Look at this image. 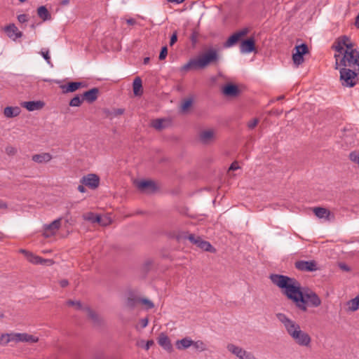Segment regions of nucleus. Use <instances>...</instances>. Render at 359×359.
Returning <instances> with one entry per match:
<instances>
[{
    "instance_id": "obj_1",
    "label": "nucleus",
    "mask_w": 359,
    "mask_h": 359,
    "mask_svg": "<svg viewBox=\"0 0 359 359\" xmlns=\"http://www.w3.org/2000/svg\"><path fill=\"white\" fill-rule=\"evenodd\" d=\"M271 282L281 289L283 294L292 300L297 306L298 302H302L303 289L300 283L295 278L280 274H271Z\"/></svg>"
},
{
    "instance_id": "obj_2",
    "label": "nucleus",
    "mask_w": 359,
    "mask_h": 359,
    "mask_svg": "<svg viewBox=\"0 0 359 359\" xmlns=\"http://www.w3.org/2000/svg\"><path fill=\"white\" fill-rule=\"evenodd\" d=\"M276 316L283 325L287 334L300 346L309 347L311 344L310 335L303 331L300 325L283 313H278Z\"/></svg>"
},
{
    "instance_id": "obj_3",
    "label": "nucleus",
    "mask_w": 359,
    "mask_h": 359,
    "mask_svg": "<svg viewBox=\"0 0 359 359\" xmlns=\"http://www.w3.org/2000/svg\"><path fill=\"white\" fill-rule=\"evenodd\" d=\"M218 59L217 50L215 48H210L198 57L191 59L187 63L182 66L181 70L187 72L190 69H203L210 63L217 61Z\"/></svg>"
},
{
    "instance_id": "obj_4",
    "label": "nucleus",
    "mask_w": 359,
    "mask_h": 359,
    "mask_svg": "<svg viewBox=\"0 0 359 359\" xmlns=\"http://www.w3.org/2000/svg\"><path fill=\"white\" fill-rule=\"evenodd\" d=\"M335 68L345 67L359 70V52L353 48L343 53L334 54Z\"/></svg>"
},
{
    "instance_id": "obj_5",
    "label": "nucleus",
    "mask_w": 359,
    "mask_h": 359,
    "mask_svg": "<svg viewBox=\"0 0 359 359\" xmlns=\"http://www.w3.org/2000/svg\"><path fill=\"white\" fill-rule=\"evenodd\" d=\"M302 302H298L297 307L302 311H307L308 306L317 308L322 304L320 297L310 289H303Z\"/></svg>"
},
{
    "instance_id": "obj_6",
    "label": "nucleus",
    "mask_w": 359,
    "mask_h": 359,
    "mask_svg": "<svg viewBox=\"0 0 359 359\" xmlns=\"http://www.w3.org/2000/svg\"><path fill=\"white\" fill-rule=\"evenodd\" d=\"M340 81L343 86L352 88L355 86L357 83V76L359 70L355 69H348L341 67L339 70Z\"/></svg>"
},
{
    "instance_id": "obj_7",
    "label": "nucleus",
    "mask_w": 359,
    "mask_h": 359,
    "mask_svg": "<svg viewBox=\"0 0 359 359\" xmlns=\"http://www.w3.org/2000/svg\"><path fill=\"white\" fill-rule=\"evenodd\" d=\"M353 47L354 46L350 38L346 35L338 37L332 46V49L335 51L334 54L343 53L345 50H349Z\"/></svg>"
},
{
    "instance_id": "obj_8",
    "label": "nucleus",
    "mask_w": 359,
    "mask_h": 359,
    "mask_svg": "<svg viewBox=\"0 0 359 359\" xmlns=\"http://www.w3.org/2000/svg\"><path fill=\"white\" fill-rule=\"evenodd\" d=\"M217 138V131L214 128H207L200 131L198 140L203 144H210Z\"/></svg>"
},
{
    "instance_id": "obj_9",
    "label": "nucleus",
    "mask_w": 359,
    "mask_h": 359,
    "mask_svg": "<svg viewBox=\"0 0 359 359\" xmlns=\"http://www.w3.org/2000/svg\"><path fill=\"white\" fill-rule=\"evenodd\" d=\"M250 32L249 28L245 27L243 28L235 33H233L231 36L229 37L226 41L224 43V46L225 48H229L234 46L236 43H238L241 39L246 36Z\"/></svg>"
},
{
    "instance_id": "obj_10",
    "label": "nucleus",
    "mask_w": 359,
    "mask_h": 359,
    "mask_svg": "<svg viewBox=\"0 0 359 359\" xmlns=\"http://www.w3.org/2000/svg\"><path fill=\"white\" fill-rule=\"evenodd\" d=\"M295 52L292 54V60L295 65L299 66L304 62V55L309 52L307 45L302 43L299 46H296L294 48Z\"/></svg>"
},
{
    "instance_id": "obj_11",
    "label": "nucleus",
    "mask_w": 359,
    "mask_h": 359,
    "mask_svg": "<svg viewBox=\"0 0 359 359\" xmlns=\"http://www.w3.org/2000/svg\"><path fill=\"white\" fill-rule=\"evenodd\" d=\"M85 220L92 223H98L102 226H107L110 224L111 220L107 217H102L100 215L95 214L92 212H87L83 215Z\"/></svg>"
},
{
    "instance_id": "obj_12",
    "label": "nucleus",
    "mask_w": 359,
    "mask_h": 359,
    "mask_svg": "<svg viewBox=\"0 0 359 359\" xmlns=\"http://www.w3.org/2000/svg\"><path fill=\"white\" fill-rule=\"evenodd\" d=\"M80 182L90 189H95L100 184V177L95 174H88L81 179Z\"/></svg>"
},
{
    "instance_id": "obj_13",
    "label": "nucleus",
    "mask_w": 359,
    "mask_h": 359,
    "mask_svg": "<svg viewBox=\"0 0 359 359\" xmlns=\"http://www.w3.org/2000/svg\"><path fill=\"white\" fill-rule=\"evenodd\" d=\"M295 267L303 271H315L317 270L315 261H298L295 263Z\"/></svg>"
},
{
    "instance_id": "obj_14",
    "label": "nucleus",
    "mask_w": 359,
    "mask_h": 359,
    "mask_svg": "<svg viewBox=\"0 0 359 359\" xmlns=\"http://www.w3.org/2000/svg\"><path fill=\"white\" fill-rule=\"evenodd\" d=\"M61 225V219L54 220L49 224L45 225L43 235L46 237H50L54 235L60 229Z\"/></svg>"
},
{
    "instance_id": "obj_15",
    "label": "nucleus",
    "mask_w": 359,
    "mask_h": 359,
    "mask_svg": "<svg viewBox=\"0 0 359 359\" xmlns=\"http://www.w3.org/2000/svg\"><path fill=\"white\" fill-rule=\"evenodd\" d=\"M240 50L242 53H250L255 50V41L254 38L251 37L241 41Z\"/></svg>"
},
{
    "instance_id": "obj_16",
    "label": "nucleus",
    "mask_w": 359,
    "mask_h": 359,
    "mask_svg": "<svg viewBox=\"0 0 359 359\" xmlns=\"http://www.w3.org/2000/svg\"><path fill=\"white\" fill-rule=\"evenodd\" d=\"M4 29L7 36L13 41L22 36V33L18 30V27L14 24H10L6 26Z\"/></svg>"
},
{
    "instance_id": "obj_17",
    "label": "nucleus",
    "mask_w": 359,
    "mask_h": 359,
    "mask_svg": "<svg viewBox=\"0 0 359 359\" xmlns=\"http://www.w3.org/2000/svg\"><path fill=\"white\" fill-rule=\"evenodd\" d=\"M158 344L165 351L170 353L173 348L169 337L165 333H161L158 337Z\"/></svg>"
},
{
    "instance_id": "obj_18",
    "label": "nucleus",
    "mask_w": 359,
    "mask_h": 359,
    "mask_svg": "<svg viewBox=\"0 0 359 359\" xmlns=\"http://www.w3.org/2000/svg\"><path fill=\"white\" fill-rule=\"evenodd\" d=\"M138 189L141 191L154 192L156 189V185L151 180H142L137 183Z\"/></svg>"
},
{
    "instance_id": "obj_19",
    "label": "nucleus",
    "mask_w": 359,
    "mask_h": 359,
    "mask_svg": "<svg viewBox=\"0 0 359 359\" xmlns=\"http://www.w3.org/2000/svg\"><path fill=\"white\" fill-rule=\"evenodd\" d=\"M226 349L231 354L236 356L238 359H241L243 357L244 353L246 350L243 348L242 347L235 345L234 344L230 343L226 345Z\"/></svg>"
},
{
    "instance_id": "obj_20",
    "label": "nucleus",
    "mask_w": 359,
    "mask_h": 359,
    "mask_svg": "<svg viewBox=\"0 0 359 359\" xmlns=\"http://www.w3.org/2000/svg\"><path fill=\"white\" fill-rule=\"evenodd\" d=\"M27 260L34 264H52L53 261L51 259H46L39 256L35 255L33 253L30 252L28 254V257H27Z\"/></svg>"
},
{
    "instance_id": "obj_21",
    "label": "nucleus",
    "mask_w": 359,
    "mask_h": 359,
    "mask_svg": "<svg viewBox=\"0 0 359 359\" xmlns=\"http://www.w3.org/2000/svg\"><path fill=\"white\" fill-rule=\"evenodd\" d=\"M83 86L82 82H69L66 85L60 86V88L62 90L63 93H68L75 92Z\"/></svg>"
},
{
    "instance_id": "obj_22",
    "label": "nucleus",
    "mask_w": 359,
    "mask_h": 359,
    "mask_svg": "<svg viewBox=\"0 0 359 359\" xmlns=\"http://www.w3.org/2000/svg\"><path fill=\"white\" fill-rule=\"evenodd\" d=\"M99 90L97 88H93L88 91H86L82 94L83 100L87 101L89 103L95 102L98 97Z\"/></svg>"
},
{
    "instance_id": "obj_23",
    "label": "nucleus",
    "mask_w": 359,
    "mask_h": 359,
    "mask_svg": "<svg viewBox=\"0 0 359 359\" xmlns=\"http://www.w3.org/2000/svg\"><path fill=\"white\" fill-rule=\"evenodd\" d=\"M43 105L41 101H29L22 103V106L29 111L41 109Z\"/></svg>"
},
{
    "instance_id": "obj_24",
    "label": "nucleus",
    "mask_w": 359,
    "mask_h": 359,
    "mask_svg": "<svg viewBox=\"0 0 359 359\" xmlns=\"http://www.w3.org/2000/svg\"><path fill=\"white\" fill-rule=\"evenodd\" d=\"M222 93L228 97H236L239 93V89L236 85L227 84L222 88Z\"/></svg>"
},
{
    "instance_id": "obj_25",
    "label": "nucleus",
    "mask_w": 359,
    "mask_h": 359,
    "mask_svg": "<svg viewBox=\"0 0 359 359\" xmlns=\"http://www.w3.org/2000/svg\"><path fill=\"white\" fill-rule=\"evenodd\" d=\"M18 337H19V342H25V343H28V344L37 343L39 340L38 337H36L35 335L29 334L26 332L19 333Z\"/></svg>"
},
{
    "instance_id": "obj_26",
    "label": "nucleus",
    "mask_w": 359,
    "mask_h": 359,
    "mask_svg": "<svg viewBox=\"0 0 359 359\" xmlns=\"http://www.w3.org/2000/svg\"><path fill=\"white\" fill-rule=\"evenodd\" d=\"M32 159L38 163H48L52 159V156L49 153H41L33 155Z\"/></svg>"
},
{
    "instance_id": "obj_27",
    "label": "nucleus",
    "mask_w": 359,
    "mask_h": 359,
    "mask_svg": "<svg viewBox=\"0 0 359 359\" xmlns=\"http://www.w3.org/2000/svg\"><path fill=\"white\" fill-rule=\"evenodd\" d=\"M193 344V340L189 337H184L182 339L177 340L176 341V348L179 350H184L190 346H191Z\"/></svg>"
},
{
    "instance_id": "obj_28",
    "label": "nucleus",
    "mask_w": 359,
    "mask_h": 359,
    "mask_svg": "<svg viewBox=\"0 0 359 359\" xmlns=\"http://www.w3.org/2000/svg\"><path fill=\"white\" fill-rule=\"evenodd\" d=\"M20 113V109L18 107H6L4 109V116L8 118L18 116Z\"/></svg>"
},
{
    "instance_id": "obj_29",
    "label": "nucleus",
    "mask_w": 359,
    "mask_h": 359,
    "mask_svg": "<svg viewBox=\"0 0 359 359\" xmlns=\"http://www.w3.org/2000/svg\"><path fill=\"white\" fill-rule=\"evenodd\" d=\"M133 93L136 96H140L142 94V82L140 77H136L133 83Z\"/></svg>"
},
{
    "instance_id": "obj_30",
    "label": "nucleus",
    "mask_w": 359,
    "mask_h": 359,
    "mask_svg": "<svg viewBox=\"0 0 359 359\" xmlns=\"http://www.w3.org/2000/svg\"><path fill=\"white\" fill-rule=\"evenodd\" d=\"M313 212L317 217L320 218V219L325 218V219H329V217L330 215V210H328L326 208H320V207L315 208L313 209Z\"/></svg>"
},
{
    "instance_id": "obj_31",
    "label": "nucleus",
    "mask_w": 359,
    "mask_h": 359,
    "mask_svg": "<svg viewBox=\"0 0 359 359\" xmlns=\"http://www.w3.org/2000/svg\"><path fill=\"white\" fill-rule=\"evenodd\" d=\"M194 245L207 252H212L213 250L211 244L209 242L203 240L201 237L198 238Z\"/></svg>"
},
{
    "instance_id": "obj_32",
    "label": "nucleus",
    "mask_w": 359,
    "mask_h": 359,
    "mask_svg": "<svg viewBox=\"0 0 359 359\" xmlns=\"http://www.w3.org/2000/svg\"><path fill=\"white\" fill-rule=\"evenodd\" d=\"M83 311L86 313L88 316L93 320L94 323L99 324L100 323V318L95 311H93L88 306H85Z\"/></svg>"
},
{
    "instance_id": "obj_33",
    "label": "nucleus",
    "mask_w": 359,
    "mask_h": 359,
    "mask_svg": "<svg viewBox=\"0 0 359 359\" xmlns=\"http://www.w3.org/2000/svg\"><path fill=\"white\" fill-rule=\"evenodd\" d=\"M348 310L355 311L359 309V294L353 299L347 302Z\"/></svg>"
},
{
    "instance_id": "obj_34",
    "label": "nucleus",
    "mask_w": 359,
    "mask_h": 359,
    "mask_svg": "<svg viewBox=\"0 0 359 359\" xmlns=\"http://www.w3.org/2000/svg\"><path fill=\"white\" fill-rule=\"evenodd\" d=\"M37 13L39 18H41L43 20H48L50 18V15L48 9L43 6L38 8Z\"/></svg>"
},
{
    "instance_id": "obj_35",
    "label": "nucleus",
    "mask_w": 359,
    "mask_h": 359,
    "mask_svg": "<svg viewBox=\"0 0 359 359\" xmlns=\"http://www.w3.org/2000/svg\"><path fill=\"white\" fill-rule=\"evenodd\" d=\"M140 297L130 296L127 299L126 306L130 309H134L138 304H140Z\"/></svg>"
},
{
    "instance_id": "obj_36",
    "label": "nucleus",
    "mask_w": 359,
    "mask_h": 359,
    "mask_svg": "<svg viewBox=\"0 0 359 359\" xmlns=\"http://www.w3.org/2000/svg\"><path fill=\"white\" fill-rule=\"evenodd\" d=\"M194 348L200 352L204 351L207 350L206 344L201 340L193 341L192 345Z\"/></svg>"
},
{
    "instance_id": "obj_37",
    "label": "nucleus",
    "mask_w": 359,
    "mask_h": 359,
    "mask_svg": "<svg viewBox=\"0 0 359 359\" xmlns=\"http://www.w3.org/2000/svg\"><path fill=\"white\" fill-rule=\"evenodd\" d=\"M164 121L165 120L161 118L154 119L151 122V126L156 130H161L165 128Z\"/></svg>"
},
{
    "instance_id": "obj_38",
    "label": "nucleus",
    "mask_w": 359,
    "mask_h": 359,
    "mask_svg": "<svg viewBox=\"0 0 359 359\" xmlns=\"http://www.w3.org/2000/svg\"><path fill=\"white\" fill-rule=\"evenodd\" d=\"M83 99L81 95H76L74 96L69 102V104L71 107H79L82 104Z\"/></svg>"
},
{
    "instance_id": "obj_39",
    "label": "nucleus",
    "mask_w": 359,
    "mask_h": 359,
    "mask_svg": "<svg viewBox=\"0 0 359 359\" xmlns=\"http://www.w3.org/2000/svg\"><path fill=\"white\" fill-rule=\"evenodd\" d=\"M67 304L71 306H76L77 309L81 310H83L85 308V306H83L81 302L79 301L69 300L67 302Z\"/></svg>"
},
{
    "instance_id": "obj_40",
    "label": "nucleus",
    "mask_w": 359,
    "mask_h": 359,
    "mask_svg": "<svg viewBox=\"0 0 359 359\" xmlns=\"http://www.w3.org/2000/svg\"><path fill=\"white\" fill-rule=\"evenodd\" d=\"M8 334H2L0 335V345H7L10 342V339L8 338Z\"/></svg>"
},
{
    "instance_id": "obj_41",
    "label": "nucleus",
    "mask_w": 359,
    "mask_h": 359,
    "mask_svg": "<svg viewBox=\"0 0 359 359\" xmlns=\"http://www.w3.org/2000/svg\"><path fill=\"white\" fill-rule=\"evenodd\" d=\"M140 303L145 305L147 309H152L154 306L153 302L148 299L140 298Z\"/></svg>"
},
{
    "instance_id": "obj_42",
    "label": "nucleus",
    "mask_w": 359,
    "mask_h": 359,
    "mask_svg": "<svg viewBox=\"0 0 359 359\" xmlns=\"http://www.w3.org/2000/svg\"><path fill=\"white\" fill-rule=\"evenodd\" d=\"M191 104L192 100L191 99H187L184 100L181 106L182 110L185 111L188 109L191 106Z\"/></svg>"
},
{
    "instance_id": "obj_43",
    "label": "nucleus",
    "mask_w": 359,
    "mask_h": 359,
    "mask_svg": "<svg viewBox=\"0 0 359 359\" xmlns=\"http://www.w3.org/2000/svg\"><path fill=\"white\" fill-rule=\"evenodd\" d=\"M41 55L48 64L50 63V57L49 55V50L48 49H42L41 51Z\"/></svg>"
},
{
    "instance_id": "obj_44",
    "label": "nucleus",
    "mask_w": 359,
    "mask_h": 359,
    "mask_svg": "<svg viewBox=\"0 0 359 359\" xmlns=\"http://www.w3.org/2000/svg\"><path fill=\"white\" fill-rule=\"evenodd\" d=\"M19 333H15V332H13V333H10L8 334V338L10 339V342L11 341H14L15 343H19Z\"/></svg>"
},
{
    "instance_id": "obj_45",
    "label": "nucleus",
    "mask_w": 359,
    "mask_h": 359,
    "mask_svg": "<svg viewBox=\"0 0 359 359\" xmlns=\"http://www.w3.org/2000/svg\"><path fill=\"white\" fill-rule=\"evenodd\" d=\"M350 159L359 164V153L355 151L351 152L349 155Z\"/></svg>"
},
{
    "instance_id": "obj_46",
    "label": "nucleus",
    "mask_w": 359,
    "mask_h": 359,
    "mask_svg": "<svg viewBox=\"0 0 359 359\" xmlns=\"http://www.w3.org/2000/svg\"><path fill=\"white\" fill-rule=\"evenodd\" d=\"M168 55V48L166 46H163L161 48V50L159 54V60H164Z\"/></svg>"
},
{
    "instance_id": "obj_47",
    "label": "nucleus",
    "mask_w": 359,
    "mask_h": 359,
    "mask_svg": "<svg viewBox=\"0 0 359 359\" xmlns=\"http://www.w3.org/2000/svg\"><path fill=\"white\" fill-rule=\"evenodd\" d=\"M258 122H259V120L257 118H254L248 123V127L250 129H253L254 128H255L257 126Z\"/></svg>"
},
{
    "instance_id": "obj_48",
    "label": "nucleus",
    "mask_w": 359,
    "mask_h": 359,
    "mask_svg": "<svg viewBox=\"0 0 359 359\" xmlns=\"http://www.w3.org/2000/svg\"><path fill=\"white\" fill-rule=\"evenodd\" d=\"M187 238L191 243L195 244L199 236H196L194 234H189Z\"/></svg>"
},
{
    "instance_id": "obj_49",
    "label": "nucleus",
    "mask_w": 359,
    "mask_h": 359,
    "mask_svg": "<svg viewBox=\"0 0 359 359\" xmlns=\"http://www.w3.org/2000/svg\"><path fill=\"white\" fill-rule=\"evenodd\" d=\"M18 20L20 23H24L27 21L28 18L26 14H21L18 16Z\"/></svg>"
},
{
    "instance_id": "obj_50",
    "label": "nucleus",
    "mask_w": 359,
    "mask_h": 359,
    "mask_svg": "<svg viewBox=\"0 0 359 359\" xmlns=\"http://www.w3.org/2000/svg\"><path fill=\"white\" fill-rule=\"evenodd\" d=\"M148 323H149V320L148 318H142L140 320V325L141 326L142 328H144L146 327L147 325H148Z\"/></svg>"
},
{
    "instance_id": "obj_51",
    "label": "nucleus",
    "mask_w": 359,
    "mask_h": 359,
    "mask_svg": "<svg viewBox=\"0 0 359 359\" xmlns=\"http://www.w3.org/2000/svg\"><path fill=\"white\" fill-rule=\"evenodd\" d=\"M6 153L9 155H14L16 153V149L13 147H8L6 149Z\"/></svg>"
},
{
    "instance_id": "obj_52",
    "label": "nucleus",
    "mask_w": 359,
    "mask_h": 359,
    "mask_svg": "<svg viewBox=\"0 0 359 359\" xmlns=\"http://www.w3.org/2000/svg\"><path fill=\"white\" fill-rule=\"evenodd\" d=\"M177 40V33L175 32L170 37V45L172 46Z\"/></svg>"
},
{
    "instance_id": "obj_53",
    "label": "nucleus",
    "mask_w": 359,
    "mask_h": 359,
    "mask_svg": "<svg viewBox=\"0 0 359 359\" xmlns=\"http://www.w3.org/2000/svg\"><path fill=\"white\" fill-rule=\"evenodd\" d=\"M124 113V109H116L114 110L113 111V114L114 116H119V115H121Z\"/></svg>"
},
{
    "instance_id": "obj_54",
    "label": "nucleus",
    "mask_w": 359,
    "mask_h": 359,
    "mask_svg": "<svg viewBox=\"0 0 359 359\" xmlns=\"http://www.w3.org/2000/svg\"><path fill=\"white\" fill-rule=\"evenodd\" d=\"M153 344H154L153 340H148L147 341V343L145 344L144 348L145 350L148 351Z\"/></svg>"
},
{
    "instance_id": "obj_55",
    "label": "nucleus",
    "mask_w": 359,
    "mask_h": 359,
    "mask_svg": "<svg viewBox=\"0 0 359 359\" xmlns=\"http://www.w3.org/2000/svg\"><path fill=\"white\" fill-rule=\"evenodd\" d=\"M252 355H254L252 352L246 351L241 359H250Z\"/></svg>"
},
{
    "instance_id": "obj_56",
    "label": "nucleus",
    "mask_w": 359,
    "mask_h": 359,
    "mask_svg": "<svg viewBox=\"0 0 359 359\" xmlns=\"http://www.w3.org/2000/svg\"><path fill=\"white\" fill-rule=\"evenodd\" d=\"M339 267L343 271H350V268L346 264L340 263L339 264Z\"/></svg>"
},
{
    "instance_id": "obj_57",
    "label": "nucleus",
    "mask_w": 359,
    "mask_h": 359,
    "mask_svg": "<svg viewBox=\"0 0 359 359\" xmlns=\"http://www.w3.org/2000/svg\"><path fill=\"white\" fill-rule=\"evenodd\" d=\"M60 285L62 287H65L69 285V282L67 280L63 279L60 281Z\"/></svg>"
},
{
    "instance_id": "obj_58",
    "label": "nucleus",
    "mask_w": 359,
    "mask_h": 359,
    "mask_svg": "<svg viewBox=\"0 0 359 359\" xmlns=\"http://www.w3.org/2000/svg\"><path fill=\"white\" fill-rule=\"evenodd\" d=\"M7 207V203L5 201L0 199V209H6Z\"/></svg>"
},
{
    "instance_id": "obj_59",
    "label": "nucleus",
    "mask_w": 359,
    "mask_h": 359,
    "mask_svg": "<svg viewBox=\"0 0 359 359\" xmlns=\"http://www.w3.org/2000/svg\"><path fill=\"white\" fill-rule=\"evenodd\" d=\"M126 22L129 25H134L136 24V20L133 18H130L126 20Z\"/></svg>"
},
{
    "instance_id": "obj_60",
    "label": "nucleus",
    "mask_w": 359,
    "mask_h": 359,
    "mask_svg": "<svg viewBox=\"0 0 359 359\" xmlns=\"http://www.w3.org/2000/svg\"><path fill=\"white\" fill-rule=\"evenodd\" d=\"M238 168V165L237 163L234 162L231 165L229 170H237Z\"/></svg>"
},
{
    "instance_id": "obj_61",
    "label": "nucleus",
    "mask_w": 359,
    "mask_h": 359,
    "mask_svg": "<svg viewBox=\"0 0 359 359\" xmlns=\"http://www.w3.org/2000/svg\"><path fill=\"white\" fill-rule=\"evenodd\" d=\"M77 189L79 191H80L81 193H85L86 191V189L84 187L83 184L79 185Z\"/></svg>"
},
{
    "instance_id": "obj_62",
    "label": "nucleus",
    "mask_w": 359,
    "mask_h": 359,
    "mask_svg": "<svg viewBox=\"0 0 359 359\" xmlns=\"http://www.w3.org/2000/svg\"><path fill=\"white\" fill-rule=\"evenodd\" d=\"M168 2H171V3H175V4H181L182 2H184L185 0H167Z\"/></svg>"
},
{
    "instance_id": "obj_63",
    "label": "nucleus",
    "mask_w": 359,
    "mask_h": 359,
    "mask_svg": "<svg viewBox=\"0 0 359 359\" xmlns=\"http://www.w3.org/2000/svg\"><path fill=\"white\" fill-rule=\"evenodd\" d=\"M20 252L24 254L26 256V257H28V254L30 253V252H29V251H27L26 250H24V249H20Z\"/></svg>"
},
{
    "instance_id": "obj_64",
    "label": "nucleus",
    "mask_w": 359,
    "mask_h": 359,
    "mask_svg": "<svg viewBox=\"0 0 359 359\" xmlns=\"http://www.w3.org/2000/svg\"><path fill=\"white\" fill-rule=\"evenodd\" d=\"M69 4V0H62L61 1V4L63 6H67Z\"/></svg>"
}]
</instances>
